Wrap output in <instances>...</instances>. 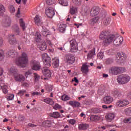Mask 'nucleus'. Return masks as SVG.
<instances>
[{
  "label": "nucleus",
  "mask_w": 131,
  "mask_h": 131,
  "mask_svg": "<svg viewBox=\"0 0 131 131\" xmlns=\"http://www.w3.org/2000/svg\"><path fill=\"white\" fill-rule=\"evenodd\" d=\"M110 22H111V18L110 17H107L103 20V24L105 26H108L110 24Z\"/></svg>",
  "instance_id": "nucleus-38"
},
{
  "label": "nucleus",
  "mask_w": 131,
  "mask_h": 131,
  "mask_svg": "<svg viewBox=\"0 0 131 131\" xmlns=\"http://www.w3.org/2000/svg\"><path fill=\"white\" fill-rule=\"evenodd\" d=\"M113 107V105H110L108 106H107L106 105H103L102 108L103 109H110V108H112Z\"/></svg>",
  "instance_id": "nucleus-57"
},
{
  "label": "nucleus",
  "mask_w": 131,
  "mask_h": 131,
  "mask_svg": "<svg viewBox=\"0 0 131 131\" xmlns=\"http://www.w3.org/2000/svg\"><path fill=\"white\" fill-rule=\"evenodd\" d=\"M115 117V114L114 113H109L107 115L105 116V118L108 122H111V121L114 119Z\"/></svg>",
  "instance_id": "nucleus-19"
},
{
  "label": "nucleus",
  "mask_w": 131,
  "mask_h": 131,
  "mask_svg": "<svg viewBox=\"0 0 131 131\" xmlns=\"http://www.w3.org/2000/svg\"><path fill=\"white\" fill-rule=\"evenodd\" d=\"M19 120L20 121H23L25 119V118H24V116H20L18 118Z\"/></svg>",
  "instance_id": "nucleus-61"
},
{
  "label": "nucleus",
  "mask_w": 131,
  "mask_h": 131,
  "mask_svg": "<svg viewBox=\"0 0 131 131\" xmlns=\"http://www.w3.org/2000/svg\"><path fill=\"white\" fill-rule=\"evenodd\" d=\"M72 81H75V82H76V83H78L79 82L78 79H77V78L76 77H74V79L72 80Z\"/></svg>",
  "instance_id": "nucleus-63"
},
{
  "label": "nucleus",
  "mask_w": 131,
  "mask_h": 131,
  "mask_svg": "<svg viewBox=\"0 0 131 131\" xmlns=\"http://www.w3.org/2000/svg\"><path fill=\"white\" fill-rule=\"evenodd\" d=\"M99 20H100V17L96 16L94 17L89 20V24L92 26H94L95 24H97V23L99 22Z\"/></svg>",
  "instance_id": "nucleus-18"
},
{
  "label": "nucleus",
  "mask_w": 131,
  "mask_h": 131,
  "mask_svg": "<svg viewBox=\"0 0 131 131\" xmlns=\"http://www.w3.org/2000/svg\"><path fill=\"white\" fill-rule=\"evenodd\" d=\"M1 88L3 90L4 94H8V86L7 85H1Z\"/></svg>",
  "instance_id": "nucleus-39"
},
{
  "label": "nucleus",
  "mask_w": 131,
  "mask_h": 131,
  "mask_svg": "<svg viewBox=\"0 0 131 131\" xmlns=\"http://www.w3.org/2000/svg\"><path fill=\"white\" fill-rule=\"evenodd\" d=\"M115 37V35L110 34V32L108 31L103 30L99 35V38L103 41L104 46H109L113 41V39Z\"/></svg>",
  "instance_id": "nucleus-2"
},
{
  "label": "nucleus",
  "mask_w": 131,
  "mask_h": 131,
  "mask_svg": "<svg viewBox=\"0 0 131 131\" xmlns=\"http://www.w3.org/2000/svg\"><path fill=\"white\" fill-rule=\"evenodd\" d=\"M118 82L120 84H125L130 80V77L127 75H121L118 76Z\"/></svg>",
  "instance_id": "nucleus-4"
},
{
  "label": "nucleus",
  "mask_w": 131,
  "mask_h": 131,
  "mask_svg": "<svg viewBox=\"0 0 131 131\" xmlns=\"http://www.w3.org/2000/svg\"><path fill=\"white\" fill-rule=\"evenodd\" d=\"M89 127V124H80L78 126V128L80 130H84L85 129H88Z\"/></svg>",
  "instance_id": "nucleus-24"
},
{
  "label": "nucleus",
  "mask_w": 131,
  "mask_h": 131,
  "mask_svg": "<svg viewBox=\"0 0 131 131\" xmlns=\"http://www.w3.org/2000/svg\"><path fill=\"white\" fill-rule=\"evenodd\" d=\"M125 112L128 115H129L131 113V107L127 108L125 110Z\"/></svg>",
  "instance_id": "nucleus-55"
},
{
  "label": "nucleus",
  "mask_w": 131,
  "mask_h": 131,
  "mask_svg": "<svg viewBox=\"0 0 131 131\" xmlns=\"http://www.w3.org/2000/svg\"><path fill=\"white\" fill-rule=\"evenodd\" d=\"M11 20L10 16H6L3 20L2 25L4 27H9L11 26Z\"/></svg>",
  "instance_id": "nucleus-10"
},
{
  "label": "nucleus",
  "mask_w": 131,
  "mask_h": 131,
  "mask_svg": "<svg viewBox=\"0 0 131 131\" xmlns=\"http://www.w3.org/2000/svg\"><path fill=\"white\" fill-rule=\"evenodd\" d=\"M42 60L44 65H45V68L42 69V74L46 77H51L52 73H51V71L49 70V67H50L52 63L51 57L49 56L48 54L43 53L42 54Z\"/></svg>",
  "instance_id": "nucleus-1"
},
{
  "label": "nucleus",
  "mask_w": 131,
  "mask_h": 131,
  "mask_svg": "<svg viewBox=\"0 0 131 131\" xmlns=\"http://www.w3.org/2000/svg\"><path fill=\"white\" fill-rule=\"evenodd\" d=\"M26 93V90H20L18 93H17V95L18 96H20V97H22Z\"/></svg>",
  "instance_id": "nucleus-51"
},
{
  "label": "nucleus",
  "mask_w": 131,
  "mask_h": 131,
  "mask_svg": "<svg viewBox=\"0 0 131 131\" xmlns=\"http://www.w3.org/2000/svg\"><path fill=\"white\" fill-rule=\"evenodd\" d=\"M101 112L102 110L100 108H93L91 109V113L97 114V113H101Z\"/></svg>",
  "instance_id": "nucleus-37"
},
{
  "label": "nucleus",
  "mask_w": 131,
  "mask_h": 131,
  "mask_svg": "<svg viewBox=\"0 0 131 131\" xmlns=\"http://www.w3.org/2000/svg\"><path fill=\"white\" fill-rule=\"evenodd\" d=\"M104 104H111L113 102V98L110 96H106L103 98Z\"/></svg>",
  "instance_id": "nucleus-16"
},
{
  "label": "nucleus",
  "mask_w": 131,
  "mask_h": 131,
  "mask_svg": "<svg viewBox=\"0 0 131 131\" xmlns=\"http://www.w3.org/2000/svg\"><path fill=\"white\" fill-rule=\"evenodd\" d=\"M70 99V98L68 95H63L61 97V100L62 101H68Z\"/></svg>",
  "instance_id": "nucleus-52"
},
{
  "label": "nucleus",
  "mask_w": 131,
  "mask_h": 131,
  "mask_svg": "<svg viewBox=\"0 0 131 131\" xmlns=\"http://www.w3.org/2000/svg\"><path fill=\"white\" fill-rule=\"evenodd\" d=\"M100 13V8L98 7H94L92 8L90 11V14L91 16H97Z\"/></svg>",
  "instance_id": "nucleus-13"
},
{
  "label": "nucleus",
  "mask_w": 131,
  "mask_h": 131,
  "mask_svg": "<svg viewBox=\"0 0 131 131\" xmlns=\"http://www.w3.org/2000/svg\"><path fill=\"white\" fill-rule=\"evenodd\" d=\"M14 78L17 82H23L25 80V77L23 74H16L14 76Z\"/></svg>",
  "instance_id": "nucleus-9"
},
{
  "label": "nucleus",
  "mask_w": 131,
  "mask_h": 131,
  "mask_svg": "<svg viewBox=\"0 0 131 131\" xmlns=\"http://www.w3.org/2000/svg\"><path fill=\"white\" fill-rule=\"evenodd\" d=\"M32 96H38V95H40V93H38V92H33L32 94Z\"/></svg>",
  "instance_id": "nucleus-64"
},
{
  "label": "nucleus",
  "mask_w": 131,
  "mask_h": 131,
  "mask_svg": "<svg viewBox=\"0 0 131 131\" xmlns=\"http://www.w3.org/2000/svg\"><path fill=\"white\" fill-rule=\"evenodd\" d=\"M51 117H53V118H59L61 117V115L58 112H54L53 113L50 114Z\"/></svg>",
  "instance_id": "nucleus-32"
},
{
  "label": "nucleus",
  "mask_w": 131,
  "mask_h": 131,
  "mask_svg": "<svg viewBox=\"0 0 131 131\" xmlns=\"http://www.w3.org/2000/svg\"><path fill=\"white\" fill-rule=\"evenodd\" d=\"M12 30L15 32L16 35H20V30H19V27L17 25H14L12 27Z\"/></svg>",
  "instance_id": "nucleus-23"
},
{
  "label": "nucleus",
  "mask_w": 131,
  "mask_h": 131,
  "mask_svg": "<svg viewBox=\"0 0 131 131\" xmlns=\"http://www.w3.org/2000/svg\"><path fill=\"white\" fill-rule=\"evenodd\" d=\"M81 71L83 74H88L89 73V66L86 65V63L82 64L81 68Z\"/></svg>",
  "instance_id": "nucleus-17"
},
{
  "label": "nucleus",
  "mask_w": 131,
  "mask_h": 131,
  "mask_svg": "<svg viewBox=\"0 0 131 131\" xmlns=\"http://www.w3.org/2000/svg\"><path fill=\"white\" fill-rule=\"evenodd\" d=\"M8 55L11 58H15L18 56V52L14 50H10L8 51Z\"/></svg>",
  "instance_id": "nucleus-21"
},
{
  "label": "nucleus",
  "mask_w": 131,
  "mask_h": 131,
  "mask_svg": "<svg viewBox=\"0 0 131 131\" xmlns=\"http://www.w3.org/2000/svg\"><path fill=\"white\" fill-rule=\"evenodd\" d=\"M123 41V38L122 37H117L114 40V45L115 46H120Z\"/></svg>",
  "instance_id": "nucleus-14"
},
{
  "label": "nucleus",
  "mask_w": 131,
  "mask_h": 131,
  "mask_svg": "<svg viewBox=\"0 0 131 131\" xmlns=\"http://www.w3.org/2000/svg\"><path fill=\"white\" fill-rule=\"evenodd\" d=\"M97 58L100 60H102L104 58V53L103 52H99L97 54Z\"/></svg>",
  "instance_id": "nucleus-47"
},
{
  "label": "nucleus",
  "mask_w": 131,
  "mask_h": 131,
  "mask_svg": "<svg viewBox=\"0 0 131 131\" xmlns=\"http://www.w3.org/2000/svg\"><path fill=\"white\" fill-rule=\"evenodd\" d=\"M129 104V102L128 101L126 100H118L116 103V105L117 107H125V106H126L127 105H128Z\"/></svg>",
  "instance_id": "nucleus-12"
},
{
  "label": "nucleus",
  "mask_w": 131,
  "mask_h": 131,
  "mask_svg": "<svg viewBox=\"0 0 131 131\" xmlns=\"http://www.w3.org/2000/svg\"><path fill=\"white\" fill-rule=\"evenodd\" d=\"M53 109H55V110H58V109H62V106L59 104L56 103L53 107Z\"/></svg>",
  "instance_id": "nucleus-53"
},
{
  "label": "nucleus",
  "mask_w": 131,
  "mask_h": 131,
  "mask_svg": "<svg viewBox=\"0 0 131 131\" xmlns=\"http://www.w3.org/2000/svg\"><path fill=\"white\" fill-rule=\"evenodd\" d=\"M40 38H41V34H40V33H39V32H36L35 34V40L37 42L41 40Z\"/></svg>",
  "instance_id": "nucleus-28"
},
{
  "label": "nucleus",
  "mask_w": 131,
  "mask_h": 131,
  "mask_svg": "<svg viewBox=\"0 0 131 131\" xmlns=\"http://www.w3.org/2000/svg\"><path fill=\"white\" fill-rule=\"evenodd\" d=\"M73 3L76 6H80L81 5V1L80 0H73Z\"/></svg>",
  "instance_id": "nucleus-48"
},
{
  "label": "nucleus",
  "mask_w": 131,
  "mask_h": 131,
  "mask_svg": "<svg viewBox=\"0 0 131 131\" xmlns=\"http://www.w3.org/2000/svg\"><path fill=\"white\" fill-rule=\"evenodd\" d=\"M19 24L20 27H21L23 30H25V23L23 21V19L20 18L19 20Z\"/></svg>",
  "instance_id": "nucleus-43"
},
{
  "label": "nucleus",
  "mask_w": 131,
  "mask_h": 131,
  "mask_svg": "<svg viewBox=\"0 0 131 131\" xmlns=\"http://www.w3.org/2000/svg\"><path fill=\"white\" fill-rule=\"evenodd\" d=\"M15 36L14 34H9V42L10 45H17V39H16L15 38H13Z\"/></svg>",
  "instance_id": "nucleus-15"
},
{
  "label": "nucleus",
  "mask_w": 131,
  "mask_h": 131,
  "mask_svg": "<svg viewBox=\"0 0 131 131\" xmlns=\"http://www.w3.org/2000/svg\"><path fill=\"white\" fill-rule=\"evenodd\" d=\"M41 34L43 36H48L49 35V30H43L41 31Z\"/></svg>",
  "instance_id": "nucleus-45"
},
{
  "label": "nucleus",
  "mask_w": 131,
  "mask_h": 131,
  "mask_svg": "<svg viewBox=\"0 0 131 131\" xmlns=\"http://www.w3.org/2000/svg\"><path fill=\"white\" fill-rule=\"evenodd\" d=\"M39 49L40 51H46V50H47V44H46V42H43L41 43L40 46L39 47Z\"/></svg>",
  "instance_id": "nucleus-35"
},
{
  "label": "nucleus",
  "mask_w": 131,
  "mask_h": 131,
  "mask_svg": "<svg viewBox=\"0 0 131 131\" xmlns=\"http://www.w3.org/2000/svg\"><path fill=\"white\" fill-rule=\"evenodd\" d=\"M77 13V7L72 6L70 8V13L71 15H75Z\"/></svg>",
  "instance_id": "nucleus-25"
},
{
  "label": "nucleus",
  "mask_w": 131,
  "mask_h": 131,
  "mask_svg": "<svg viewBox=\"0 0 131 131\" xmlns=\"http://www.w3.org/2000/svg\"><path fill=\"white\" fill-rule=\"evenodd\" d=\"M124 68L119 67H112L110 70L109 72L111 74H114V75H117L119 73H123Z\"/></svg>",
  "instance_id": "nucleus-5"
},
{
  "label": "nucleus",
  "mask_w": 131,
  "mask_h": 131,
  "mask_svg": "<svg viewBox=\"0 0 131 131\" xmlns=\"http://www.w3.org/2000/svg\"><path fill=\"white\" fill-rule=\"evenodd\" d=\"M34 20L36 25H37V26H39V25H40V22H41V20H40V18H39L38 15H36Z\"/></svg>",
  "instance_id": "nucleus-30"
},
{
  "label": "nucleus",
  "mask_w": 131,
  "mask_h": 131,
  "mask_svg": "<svg viewBox=\"0 0 131 131\" xmlns=\"http://www.w3.org/2000/svg\"><path fill=\"white\" fill-rule=\"evenodd\" d=\"M31 74H32L31 70L28 71L25 73V76H28V75H31Z\"/></svg>",
  "instance_id": "nucleus-59"
},
{
  "label": "nucleus",
  "mask_w": 131,
  "mask_h": 131,
  "mask_svg": "<svg viewBox=\"0 0 131 131\" xmlns=\"http://www.w3.org/2000/svg\"><path fill=\"white\" fill-rule=\"evenodd\" d=\"M14 99V94H11L7 98V101H11Z\"/></svg>",
  "instance_id": "nucleus-58"
},
{
  "label": "nucleus",
  "mask_w": 131,
  "mask_h": 131,
  "mask_svg": "<svg viewBox=\"0 0 131 131\" xmlns=\"http://www.w3.org/2000/svg\"><path fill=\"white\" fill-rule=\"evenodd\" d=\"M59 4L64 7H67L68 6V2H67V0H61L59 1Z\"/></svg>",
  "instance_id": "nucleus-42"
},
{
  "label": "nucleus",
  "mask_w": 131,
  "mask_h": 131,
  "mask_svg": "<svg viewBox=\"0 0 131 131\" xmlns=\"http://www.w3.org/2000/svg\"><path fill=\"white\" fill-rule=\"evenodd\" d=\"M27 62H28V57H27V54L24 52L22 53L21 56L19 57L18 60H16V64L17 65V66L24 68V67L26 66Z\"/></svg>",
  "instance_id": "nucleus-3"
},
{
  "label": "nucleus",
  "mask_w": 131,
  "mask_h": 131,
  "mask_svg": "<svg viewBox=\"0 0 131 131\" xmlns=\"http://www.w3.org/2000/svg\"><path fill=\"white\" fill-rule=\"evenodd\" d=\"M60 32H65L66 30V25L64 24H60L59 26Z\"/></svg>",
  "instance_id": "nucleus-31"
},
{
  "label": "nucleus",
  "mask_w": 131,
  "mask_h": 131,
  "mask_svg": "<svg viewBox=\"0 0 131 131\" xmlns=\"http://www.w3.org/2000/svg\"><path fill=\"white\" fill-rule=\"evenodd\" d=\"M34 77L35 81H38V80L40 78V76H39V75H38V74H37V73H34Z\"/></svg>",
  "instance_id": "nucleus-50"
},
{
  "label": "nucleus",
  "mask_w": 131,
  "mask_h": 131,
  "mask_svg": "<svg viewBox=\"0 0 131 131\" xmlns=\"http://www.w3.org/2000/svg\"><path fill=\"white\" fill-rule=\"evenodd\" d=\"M124 123H131V118H129L127 119H124L123 120Z\"/></svg>",
  "instance_id": "nucleus-56"
},
{
  "label": "nucleus",
  "mask_w": 131,
  "mask_h": 131,
  "mask_svg": "<svg viewBox=\"0 0 131 131\" xmlns=\"http://www.w3.org/2000/svg\"><path fill=\"white\" fill-rule=\"evenodd\" d=\"M118 56L119 58H120V60H122L123 61H125V60H126V55L123 53V52L118 53Z\"/></svg>",
  "instance_id": "nucleus-26"
},
{
  "label": "nucleus",
  "mask_w": 131,
  "mask_h": 131,
  "mask_svg": "<svg viewBox=\"0 0 131 131\" xmlns=\"http://www.w3.org/2000/svg\"><path fill=\"white\" fill-rule=\"evenodd\" d=\"M111 93L115 98H119L120 97H121V93L117 90H113Z\"/></svg>",
  "instance_id": "nucleus-22"
},
{
  "label": "nucleus",
  "mask_w": 131,
  "mask_h": 131,
  "mask_svg": "<svg viewBox=\"0 0 131 131\" xmlns=\"http://www.w3.org/2000/svg\"><path fill=\"white\" fill-rule=\"evenodd\" d=\"M45 125L48 127H51L52 126V122L50 120H47L45 122Z\"/></svg>",
  "instance_id": "nucleus-49"
},
{
  "label": "nucleus",
  "mask_w": 131,
  "mask_h": 131,
  "mask_svg": "<svg viewBox=\"0 0 131 131\" xmlns=\"http://www.w3.org/2000/svg\"><path fill=\"white\" fill-rule=\"evenodd\" d=\"M5 58V53L2 50H0V61H3Z\"/></svg>",
  "instance_id": "nucleus-44"
},
{
  "label": "nucleus",
  "mask_w": 131,
  "mask_h": 131,
  "mask_svg": "<svg viewBox=\"0 0 131 131\" xmlns=\"http://www.w3.org/2000/svg\"><path fill=\"white\" fill-rule=\"evenodd\" d=\"M46 3L47 5H54L55 4V0H47Z\"/></svg>",
  "instance_id": "nucleus-54"
},
{
  "label": "nucleus",
  "mask_w": 131,
  "mask_h": 131,
  "mask_svg": "<svg viewBox=\"0 0 131 131\" xmlns=\"http://www.w3.org/2000/svg\"><path fill=\"white\" fill-rule=\"evenodd\" d=\"M52 65L54 68H57V67H59V59H53Z\"/></svg>",
  "instance_id": "nucleus-36"
},
{
  "label": "nucleus",
  "mask_w": 131,
  "mask_h": 131,
  "mask_svg": "<svg viewBox=\"0 0 131 131\" xmlns=\"http://www.w3.org/2000/svg\"><path fill=\"white\" fill-rule=\"evenodd\" d=\"M28 127H34L35 126H36V125H34L32 123H29L28 124Z\"/></svg>",
  "instance_id": "nucleus-62"
},
{
  "label": "nucleus",
  "mask_w": 131,
  "mask_h": 131,
  "mask_svg": "<svg viewBox=\"0 0 131 131\" xmlns=\"http://www.w3.org/2000/svg\"><path fill=\"white\" fill-rule=\"evenodd\" d=\"M71 46V52L72 53H75L77 50V42L76 40L74 39H73L70 41Z\"/></svg>",
  "instance_id": "nucleus-7"
},
{
  "label": "nucleus",
  "mask_w": 131,
  "mask_h": 131,
  "mask_svg": "<svg viewBox=\"0 0 131 131\" xmlns=\"http://www.w3.org/2000/svg\"><path fill=\"white\" fill-rule=\"evenodd\" d=\"M10 72H11V73H12L14 75V76L15 75V74H18V73H17V72H18V70L14 67H12L10 69Z\"/></svg>",
  "instance_id": "nucleus-41"
},
{
  "label": "nucleus",
  "mask_w": 131,
  "mask_h": 131,
  "mask_svg": "<svg viewBox=\"0 0 131 131\" xmlns=\"http://www.w3.org/2000/svg\"><path fill=\"white\" fill-rule=\"evenodd\" d=\"M69 104L72 106V107H75V108H79V107H80V103L77 101H69Z\"/></svg>",
  "instance_id": "nucleus-20"
},
{
  "label": "nucleus",
  "mask_w": 131,
  "mask_h": 131,
  "mask_svg": "<svg viewBox=\"0 0 131 131\" xmlns=\"http://www.w3.org/2000/svg\"><path fill=\"white\" fill-rule=\"evenodd\" d=\"M5 12H6V8L3 5L0 4V16H3Z\"/></svg>",
  "instance_id": "nucleus-34"
},
{
  "label": "nucleus",
  "mask_w": 131,
  "mask_h": 131,
  "mask_svg": "<svg viewBox=\"0 0 131 131\" xmlns=\"http://www.w3.org/2000/svg\"><path fill=\"white\" fill-rule=\"evenodd\" d=\"M90 119L91 121H98V120H100V117L96 115H91Z\"/></svg>",
  "instance_id": "nucleus-27"
},
{
  "label": "nucleus",
  "mask_w": 131,
  "mask_h": 131,
  "mask_svg": "<svg viewBox=\"0 0 131 131\" xmlns=\"http://www.w3.org/2000/svg\"><path fill=\"white\" fill-rule=\"evenodd\" d=\"M41 68V66H40V63L38 61L33 60L32 61V70H35V71H37L39 70Z\"/></svg>",
  "instance_id": "nucleus-8"
},
{
  "label": "nucleus",
  "mask_w": 131,
  "mask_h": 131,
  "mask_svg": "<svg viewBox=\"0 0 131 131\" xmlns=\"http://www.w3.org/2000/svg\"><path fill=\"white\" fill-rule=\"evenodd\" d=\"M64 61L68 64H73L75 62V57L72 54H66L64 57Z\"/></svg>",
  "instance_id": "nucleus-6"
},
{
  "label": "nucleus",
  "mask_w": 131,
  "mask_h": 131,
  "mask_svg": "<svg viewBox=\"0 0 131 131\" xmlns=\"http://www.w3.org/2000/svg\"><path fill=\"white\" fill-rule=\"evenodd\" d=\"M94 56H95V48L89 52L88 54V58L92 59V58H94Z\"/></svg>",
  "instance_id": "nucleus-33"
},
{
  "label": "nucleus",
  "mask_w": 131,
  "mask_h": 131,
  "mask_svg": "<svg viewBox=\"0 0 131 131\" xmlns=\"http://www.w3.org/2000/svg\"><path fill=\"white\" fill-rule=\"evenodd\" d=\"M69 123H70V124H72L73 125H74V124H75V120L74 119H72V120H69Z\"/></svg>",
  "instance_id": "nucleus-60"
},
{
  "label": "nucleus",
  "mask_w": 131,
  "mask_h": 131,
  "mask_svg": "<svg viewBox=\"0 0 131 131\" xmlns=\"http://www.w3.org/2000/svg\"><path fill=\"white\" fill-rule=\"evenodd\" d=\"M46 14L48 18H53L55 15V11H54V8L49 7L46 9Z\"/></svg>",
  "instance_id": "nucleus-11"
},
{
  "label": "nucleus",
  "mask_w": 131,
  "mask_h": 131,
  "mask_svg": "<svg viewBox=\"0 0 131 131\" xmlns=\"http://www.w3.org/2000/svg\"><path fill=\"white\" fill-rule=\"evenodd\" d=\"M90 12H91V8H90V7L86 6L84 8V10H83V15L84 16H87V15L89 14V13H90Z\"/></svg>",
  "instance_id": "nucleus-29"
},
{
  "label": "nucleus",
  "mask_w": 131,
  "mask_h": 131,
  "mask_svg": "<svg viewBox=\"0 0 131 131\" xmlns=\"http://www.w3.org/2000/svg\"><path fill=\"white\" fill-rule=\"evenodd\" d=\"M45 103H47V104H49V105H54V100L51 98H47L45 99Z\"/></svg>",
  "instance_id": "nucleus-40"
},
{
  "label": "nucleus",
  "mask_w": 131,
  "mask_h": 131,
  "mask_svg": "<svg viewBox=\"0 0 131 131\" xmlns=\"http://www.w3.org/2000/svg\"><path fill=\"white\" fill-rule=\"evenodd\" d=\"M9 10L10 13H15V12L16 11V9H15V7L13 5H10L9 7Z\"/></svg>",
  "instance_id": "nucleus-46"
}]
</instances>
